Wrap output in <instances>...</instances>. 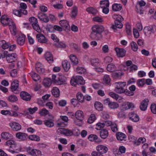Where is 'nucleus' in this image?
I'll list each match as a JSON object with an SVG mask.
<instances>
[{"mask_svg": "<svg viewBox=\"0 0 156 156\" xmlns=\"http://www.w3.org/2000/svg\"><path fill=\"white\" fill-rule=\"evenodd\" d=\"M19 87V82L17 80H14L11 83L10 89L12 92L17 94L18 92L17 91L18 90Z\"/></svg>", "mask_w": 156, "mask_h": 156, "instance_id": "nucleus-9", "label": "nucleus"}, {"mask_svg": "<svg viewBox=\"0 0 156 156\" xmlns=\"http://www.w3.org/2000/svg\"><path fill=\"white\" fill-rule=\"evenodd\" d=\"M0 44H1L2 48L5 49L8 48L10 46V44L6 42L5 41L3 40L0 41Z\"/></svg>", "mask_w": 156, "mask_h": 156, "instance_id": "nucleus-42", "label": "nucleus"}, {"mask_svg": "<svg viewBox=\"0 0 156 156\" xmlns=\"http://www.w3.org/2000/svg\"><path fill=\"white\" fill-rule=\"evenodd\" d=\"M37 16L40 20L44 22L47 23L49 21V19L47 16L44 13H38Z\"/></svg>", "mask_w": 156, "mask_h": 156, "instance_id": "nucleus-16", "label": "nucleus"}, {"mask_svg": "<svg viewBox=\"0 0 156 156\" xmlns=\"http://www.w3.org/2000/svg\"><path fill=\"white\" fill-rule=\"evenodd\" d=\"M77 98L78 100L81 102H83L84 100V96L80 92H78L77 94Z\"/></svg>", "mask_w": 156, "mask_h": 156, "instance_id": "nucleus-48", "label": "nucleus"}, {"mask_svg": "<svg viewBox=\"0 0 156 156\" xmlns=\"http://www.w3.org/2000/svg\"><path fill=\"white\" fill-rule=\"evenodd\" d=\"M106 69L107 71L110 72H113L117 69L115 66L112 63L108 64L107 66Z\"/></svg>", "mask_w": 156, "mask_h": 156, "instance_id": "nucleus-31", "label": "nucleus"}, {"mask_svg": "<svg viewBox=\"0 0 156 156\" xmlns=\"http://www.w3.org/2000/svg\"><path fill=\"white\" fill-rule=\"evenodd\" d=\"M2 138L5 140L11 139L12 137V135L9 132H3L1 134Z\"/></svg>", "mask_w": 156, "mask_h": 156, "instance_id": "nucleus-26", "label": "nucleus"}, {"mask_svg": "<svg viewBox=\"0 0 156 156\" xmlns=\"http://www.w3.org/2000/svg\"><path fill=\"white\" fill-rule=\"evenodd\" d=\"M27 135L25 133L20 132L17 133L16 134V138L21 141L25 140L26 139Z\"/></svg>", "mask_w": 156, "mask_h": 156, "instance_id": "nucleus-18", "label": "nucleus"}, {"mask_svg": "<svg viewBox=\"0 0 156 156\" xmlns=\"http://www.w3.org/2000/svg\"><path fill=\"white\" fill-rule=\"evenodd\" d=\"M86 10L89 13L93 15H96L98 13V10L93 7L88 8L86 9Z\"/></svg>", "mask_w": 156, "mask_h": 156, "instance_id": "nucleus-33", "label": "nucleus"}, {"mask_svg": "<svg viewBox=\"0 0 156 156\" xmlns=\"http://www.w3.org/2000/svg\"><path fill=\"white\" fill-rule=\"evenodd\" d=\"M121 21H115V25L113 24L111 26L112 29L114 30H116L117 28L121 29L123 27V25Z\"/></svg>", "mask_w": 156, "mask_h": 156, "instance_id": "nucleus-25", "label": "nucleus"}, {"mask_svg": "<svg viewBox=\"0 0 156 156\" xmlns=\"http://www.w3.org/2000/svg\"><path fill=\"white\" fill-rule=\"evenodd\" d=\"M70 59L72 63L75 65H76L78 63V60L77 57L73 54L70 55Z\"/></svg>", "mask_w": 156, "mask_h": 156, "instance_id": "nucleus-29", "label": "nucleus"}, {"mask_svg": "<svg viewBox=\"0 0 156 156\" xmlns=\"http://www.w3.org/2000/svg\"><path fill=\"white\" fill-rule=\"evenodd\" d=\"M21 98L26 101H29L31 99V96L29 94L25 91H22L20 93Z\"/></svg>", "mask_w": 156, "mask_h": 156, "instance_id": "nucleus-17", "label": "nucleus"}, {"mask_svg": "<svg viewBox=\"0 0 156 156\" xmlns=\"http://www.w3.org/2000/svg\"><path fill=\"white\" fill-rule=\"evenodd\" d=\"M122 5L120 4L115 3L112 6V9L114 11H118L122 9Z\"/></svg>", "mask_w": 156, "mask_h": 156, "instance_id": "nucleus-39", "label": "nucleus"}, {"mask_svg": "<svg viewBox=\"0 0 156 156\" xmlns=\"http://www.w3.org/2000/svg\"><path fill=\"white\" fill-rule=\"evenodd\" d=\"M51 80L50 78H45L44 79L43 82V84L45 87H49L51 84Z\"/></svg>", "mask_w": 156, "mask_h": 156, "instance_id": "nucleus-37", "label": "nucleus"}, {"mask_svg": "<svg viewBox=\"0 0 156 156\" xmlns=\"http://www.w3.org/2000/svg\"><path fill=\"white\" fill-rule=\"evenodd\" d=\"M101 137L104 139L107 138L108 134V131L105 129H103L101 130L100 133Z\"/></svg>", "mask_w": 156, "mask_h": 156, "instance_id": "nucleus-35", "label": "nucleus"}, {"mask_svg": "<svg viewBox=\"0 0 156 156\" xmlns=\"http://www.w3.org/2000/svg\"><path fill=\"white\" fill-rule=\"evenodd\" d=\"M38 110V108L34 107V108H27L23 111L24 114L25 115L28 114H33Z\"/></svg>", "mask_w": 156, "mask_h": 156, "instance_id": "nucleus-19", "label": "nucleus"}, {"mask_svg": "<svg viewBox=\"0 0 156 156\" xmlns=\"http://www.w3.org/2000/svg\"><path fill=\"white\" fill-rule=\"evenodd\" d=\"M12 13L16 16L21 17L22 16V14L26 15L27 14V11L26 10H21V11H20L19 10L15 9L13 10Z\"/></svg>", "mask_w": 156, "mask_h": 156, "instance_id": "nucleus-21", "label": "nucleus"}, {"mask_svg": "<svg viewBox=\"0 0 156 156\" xmlns=\"http://www.w3.org/2000/svg\"><path fill=\"white\" fill-rule=\"evenodd\" d=\"M28 153L32 156H40L42 154L41 152L39 150L33 149L29 151Z\"/></svg>", "mask_w": 156, "mask_h": 156, "instance_id": "nucleus-20", "label": "nucleus"}, {"mask_svg": "<svg viewBox=\"0 0 156 156\" xmlns=\"http://www.w3.org/2000/svg\"><path fill=\"white\" fill-rule=\"evenodd\" d=\"M126 149L125 147L123 146H120L119 147V150H118V153H117V154H120V153L122 154H124L125 152Z\"/></svg>", "mask_w": 156, "mask_h": 156, "instance_id": "nucleus-58", "label": "nucleus"}, {"mask_svg": "<svg viewBox=\"0 0 156 156\" xmlns=\"http://www.w3.org/2000/svg\"><path fill=\"white\" fill-rule=\"evenodd\" d=\"M96 150L102 154L106 153L108 150V147L106 146L100 144L96 147Z\"/></svg>", "mask_w": 156, "mask_h": 156, "instance_id": "nucleus-12", "label": "nucleus"}, {"mask_svg": "<svg viewBox=\"0 0 156 156\" xmlns=\"http://www.w3.org/2000/svg\"><path fill=\"white\" fill-rule=\"evenodd\" d=\"M151 112L154 114H156V104H153L151 106Z\"/></svg>", "mask_w": 156, "mask_h": 156, "instance_id": "nucleus-63", "label": "nucleus"}, {"mask_svg": "<svg viewBox=\"0 0 156 156\" xmlns=\"http://www.w3.org/2000/svg\"><path fill=\"white\" fill-rule=\"evenodd\" d=\"M75 116L76 119H82L83 117V112L81 110H78L75 114Z\"/></svg>", "mask_w": 156, "mask_h": 156, "instance_id": "nucleus-40", "label": "nucleus"}, {"mask_svg": "<svg viewBox=\"0 0 156 156\" xmlns=\"http://www.w3.org/2000/svg\"><path fill=\"white\" fill-rule=\"evenodd\" d=\"M5 57L8 62L12 63L16 60L17 55L15 53H12L6 55Z\"/></svg>", "mask_w": 156, "mask_h": 156, "instance_id": "nucleus-11", "label": "nucleus"}, {"mask_svg": "<svg viewBox=\"0 0 156 156\" xmlns=\"http://www.w3.org/2000/svg\"><path fill=\"white\" fill-rule=\"evenodd\" d=\"M7 100L11 102H14L18 100L17 97L15 95L11 94L7 98Z\"/></svg>", "mask_w": 156, "mask_h": 156, "instance_id": "nucleus-34", "label": "nucleus"}, {"mask_svg": "<svg viewBox=\"0 0 156 156\" xmlns=\"http://www.w3.org/2000/svg\"><path fill=\"white\" fill-rule=\"evenodd\" d=\"M113 17L115 20V21L122 22L123 20V18L119 15L114 14Z\"/></svg>", "mask_w": 156, "mask_h": 156, "instance_id": "nucleus-49", "label": "nucleus"}, {"mask_svg": "<svg viewBox=\"0 0 156 156\" xmlns=\"http://www.w3.org/2000/svg\"><path fill=\"white\" fill-rule=\"evenodd\" d=\"M103 82L104 83L107 85L110 84L111 82V78L108 75H105L104 76L103 79Z\"/></svg>", "mask_w": 156, "mask_h": 156, "instance_id": "nucleus-45", "label": "nucleus"}, {"mask_svg": "<svg viewBox=\"0 0 156 156\" xmlns=\"http://www.w3.org/2000/svg\"><path fill=\"white\" fill-rule=\"evenodd\" d=\"M90 62L91 65L93 66H98L100 65V60L98 58L92 59Z\"/></svg>", "mask_w": 156, "mask_h": 156, "instance_id": "nucleus-41", "label": "nucleus"}, {"mask_svg": "<svg viewBox=\"0 0 156 156\" xmlns=\"http://www.w3.org/2000/svg\"><path fill=\"white\" fill-rule=\"evenodd\" d=\"M58 79L57 84L61 85L66 82V78L63 75H61L58 77Z\"/></svg>", "mask_w": 156, "mask_h": 156, "instance_id": "nucleus-28", "label": "nucleus"}, {"mask_svg": "<svg viewBox=\"0 0 156 156\" xmlns=\"http://www.w3.org/2000/svg\"><path fill=\"white\" fill-rule=\"evenodd\" d=\"M45 57L46 60L49 63L53 62L54 61L53 56L50 52H46L45 54Z\"/></svg>", "mask_w": 156, "mask_h": 156, "instance_id": "nucleus-22", "label": "nucleus"}, {"mask_svg": "<svg viewBox=\"0 0 156 156\" xmlns=\"http://www.w3.org/2000/svg\"><path fill=\"white\" fill-rule=\"evenodd\" d=\"M59 23L61 26L63 28H64L65 30H68L69 27L68 23L66 20H63L60 21Z\"/></svg>", "mask_w": 156, "mask_h": 156, "instance_id": "nucleus-27", "label": "nucleus"}, {"mask_svg": "<svg viewBox=\"0 0 156 156\" xmlns=\"http://www.w3.org/2000/svg\"><path fill=\"white\" fill-rule=\"evenodd\" d=\"M130 119L134 122H137L139 120V117L138 115L136 114L132 113L130 115Z\"/></svg>", "mask_w": 156, "mask_h": 156, "instance_id": "nucleus-36", "label": "nucleus"}, {"mask_svg": "<svg viewBox=\"0 0 156 156\" xmlns=\"http://www.w3.org/2000/svg\"><path fill=\"white\" fill-rule=\"evenodd\" d=\"M78 13V9L76 6H73L71 13V16L73 19H75Z\"/></svg>", "mask_w": 156, "mask_h": 156, "instance_id": "nucleus-32", "label": "nucleus"}, {"mask_svg": "<svg viewBox=\"0 0 156 156\" xmlns=\"http://www.w3.org/2000/svg\"><path fill=\"white\" fill-rule=\"evenodd\" d=\"M49 113V111L45 108H43L40 110L39 112V114L41 116H45L48 114Z\"/></svg>", "mask_w": 156, "mask_h": 156, "instance_id": "nucleus-50", "label": "nucleus"}, {"mask_svg": "<svg viewBox=\"0 0 156 156\" xmlns=\"http://www.w3.org/2000/svg\"><path fill=\"white\" fill-rule=\"evenodd\" d=\"M91 37L96 40H99L102 37V33L104 30V27L101 25H94L92 27Z\"/></svg>", "mask_w": 156, "mask_h": 156, "instance_id": "nucleus-2", "label": "nucleus"}, {"mask_svg": "<svg viewBox=\"0 0 156 156\" xmlns=\"http://www.w3.org/2000/svg\"><path fill=\"white\" fill-rule=\"evenodd\" d=\"M92 156H104L102 154L98 151H93L91 153Z\"/></svg>", "mask_w": 156, "mask_h": 156, "instance_id": "nucleus-64", "label": "nucleus"}, {"mask_svg": "<svg viewBox=\"0 0 156 156\" xmlns=\"http://www.w3.org/2000/svg\"><path fill=\"white\" fill-rule=\"evenodd\" d=\"M70 83L72 86H74L77 84L83 85L85 83V81L81 76H77L75 78L74 77L72 78Z\"/></svg>", "mask_w": 156, "mask_h": 156, "instance_id": "nucleus-4", "label": "nucleus"}, {"mask_svg": "<svg viewBox=\"0 0 156 156\" xmlns=\"http://www.w3.org/2000/svg\"><path fill=\"white\" fill-rule=\"evenodd\" d=\"M156 28L154 26H147L145 27L144 29V33L146 36L150 37L154 33V29Z\"/></svg>", "mask_w": 156, "mask_h": 156, "instance_id": "nucleus-7", "label": "nucleus"}, {"mask_svg": "<svg viewBox=\"0 0 156 156\" xmlns=\"http://www.w3.org/2000/svg\"><path fill=\"white\" fill-rule=\"evenodd\" d=\"M126 31L128 34H130L131 33V28L128 23L126 24Z\"/></svg>", "mask_w": 156, "mask_h": 156, "instance_id": "nucleus-61", "label": "nucleus"}, {"mask_svg": "<svg viewBox=\"0 0 156 156\" xmlns=\"http://www.w3.org/2000/svg\"><path fill=\"white\" fill-rule=\"evenodd\" d=\"M9 125L13 131H18L21 129V125L19 123L16 122L12 121L9 123Z\"/></svg>", "mask_w": 156, "mask_h": 156, "instance_id": "nucleus-10", "label": "nucleus"}, {"mask_svg": "<svg viewBox=\"0 0 156 156\" xmlns=\"http://www.w3.org/2000/svg\"><path fill=\"white\" fill-rule=\"evenodd\" d=\"M88 139L90 141H93L97 140L98 137L97 136L94 134H91L88 136Z\"/></svg>", "mask_w": 156, "mask_h": 156, "instance_id": "nucleus-62", "label": "nucleus"}, {"mask_svg": "<svg viewBox=\"0 0 156 156\" xmlns=\"http://www.w3.org/2000/svg\"><path fill=\"white\" fill-rule=\"evenodd\" d=\"M1 23L4 25H8L9 28L12 34L15 35L17 32V30L15 23L12 20L9 18L7 15H4L1 17Z\"/></svg>", "mask_w": 156, "mask_h": 156, "instance_id": "nucleus-1", "label": "nucleus"}, {"mask_svg": "<svg viewBox=\"0 0 156 156\" xmlns=\"http://www.w3.org/2000/svg\"><path fill=\"white\" fill-rule=\"evenodd\" d=\"M145 84V79H142L139 80L137 82V84L139 87H143Z\"/></svg>", "mask_w": 156, "mask_h": 156, "instance_id": "nucleus-56", "label": "nucleus"}, {"mask_svg": "<svg viewBox=\"0 0 156 156\" xmlns=\"http://www.w3.org/2000/svg\"><path fill=\"white\" fill-rule=\"evenodd\" d=\"M52 93L53 95L55 97H58L60 94V91L58 88L54 87L52 90Z\"/></svg>", "mask_w": 156, "mask_h": 156, "instance_id": "nucleus-38", "label": "nucleus"}, {"mask_svg": "<svg viewBox=\"0 0 156 156\" xmlns=\"http://www.w3.org/2000/svg\"><path fill=\"white\" fill-rule=\"evenodd\" d=\"M94 107L97 110L99 111H102L103 110V105L99 102L97 101L95 102Z\"/></svg>", "mask_w": 156, "mask_h": 156, "instance_id": "nucleus-44", "label": "nucleus"}, {"mask_svg": "<svg viewBox=\"0 0 156 156\" xmlns=\"http://www.w3.org/2000/svg\"><path fill=\"white\" fill-rule=\"evenodd\" d=\"M109 95L113 98L117 100L119 97V95L115 93L112 92L109 93Z\"/></svg>", "mask_w": 156, "mask_h": 156, "instance_id": "nucleus-59", "label": "nucleus"}, {"mask_svg": "<svg viewBox=\"0 0 156 156\" xmlns=\"http://www.w3.org/2000/svg\"><path fill=\"white\" fill-rule=\"evenodd\" d=\"M116 136L118 140L119 141H125L126 137V135L121 132H119L116 134Z\"/></svg>", "mask_w": 156, "mask_h": 156, "instance_id": "nucleus-23", "label": "nucleus"}, {"mask_svg": "<svg viewBox=\"0 0 156 156\" xmlns=\"http://www.w3.org/2000/svg\"><path fill=\"white\" fill-rule=\"evenodd\" d=\"M5 144L9 147V148H7L6 150L12 154L18 152L15 151L16 145L15 141L12 140H8L5 142Z\"/></svg>", "mask_w": 156, "mask_h": 156, "instance_id": "nucleus-5", "label": "nucleus"}, {"mask_svg": "<svg viewBox=\"0 0 156 156\" xmlns=\"http://www.w3.org/2000/svg\"><path fill=\"white\" fill-rule=\"evenodd\" d=\"M96 119V117L94 114H92L88 118L87 122L90 123H92Z\"/></svg>", "mask_w": 156, "mask_h": 156, "instance_id": "nucleus-52", "label": "nucleus"}, {"mask_svg": "<svg viewBox=\"0 0 156 156\" xmlns=\"http://www.w3.org/2000/svg\"><path fill=\"white\" fill-rule=\"evenodd\" d=\"M104 103L105 105H108V107L111 109H116L119 107V105L117 103L111 101L109 98L104 100Z\"/></svg>", "mask_w": 156, "mask_h": 156, "instance_id": "nucleus-6", "label": "nucleus"}, {"mask_svg": "<svg viewBox=\"0 0 156 156\" xmlns=\"http://www.w3.org/2000/svg\"><path fill=\"white\" fill-rule=\"evenodd\" d=\"M115 88L114 91L118 94H122L126 91V89L124 88L126 83L125 82H115L114 84Z\"/></svg>", "mask_w": 156, "mask_h": 156, "instance_id": "nucleus-3", "label": "nucleus"}, {"mask_svg": "<svg viewBox=\"0 0 156 156\" xmlns=\"http://www.w3.org/2000/svg\"><path fill=\"white\" fill-rule=\"evenodd\" d=\"M25 41V36L24 35H21L17 39L18 44L20 45H23Z\"/></svg>", "mask_w": 156, "mask_h": 156, "instance_id": "nucleus-30", "label": "nucleus"}, {"mask_svg": "<svg viewBox=\"0 0 156 156\" xmlns=\"http://www.w3.org/2000/svg\"><path fill=\"white\" fill-rule=\"evenodd\" d=\"M100 7L101 8H105V7H109V2L107 0L102 1L100 3Z\"/></svg>", "mask_w": 156, "mask_h": 156, "instance_id": "nucleus-47", "label": "nucleus"}, {"mask_svg": "<svg viewBox=\"0 0 156 156\" xmlns=\"http://www.w3.org/2000/svg\"><path fill=\"white\" fill-rule=\"evenodd\" d=\"M138 69V66L137 65L135 64H132L130 67V72H133L137 70Z\"/></svg>", "mask_w": 156, "mask_h": 156, "instance_id": "nucleus-60", "label": "nucleus"}, {"mask_svg": "<svg viewBox=\"0 0 156 156\" xmlns=\"http://www.w3.org/2000/svg\"><path fill=\"white\" fill-rule=\"evenodd\" d=\"M135 108V105L131 102L128 101L124 102L121 105L122 110L125 111L129 109L133 110Z\"/></svg>", "mask_w": 156, "mask_h": 156, "instance_id": "nucleus-8", "label": "nucleus"}, {"mask_svg": "<svg viewBox=\"0 0 156 156\" xmlns=\"http://www.w3.org/2000/svg\"><path fill=\"white\" fill-rule=\"evenodd\" d=\"M149 100L148 99H145L142 101L140 105V108L142 111L146 110L148 105Z\"/></svg>", "mask_w": 156, "mask_h": 156, "instance_id": "nucleus-13", "label": "nucleus"}, {"mask_svg": "<svg viewBox=\"0 0 156 156\" xmlns=\"http://www.w3.org/2000/svg\"><path fill=\"white\" fill-rule=\"evenodd\" d=\"M29 138L30 140L38 141L40 140V137L35 135H30Z\"/></svg>", "mask_w": 156, "mask_h": 156, "instance_id": "nucleus-54", "label": "nucleus"}, {"mask_svg": "<svg viewBox=\"0 0 156 156\" xmlns=\"http://www.w3.org/2000/svg\"><path fill=\"white\" fill-rule=\"evenodd\" d=\"M92 20L98 23H101L104 21L102 18L98 16L93 17L92 18Z\"/></svg>", "mask_w": 156, "mask_h": 156, "instance_id": "nucleus-57", "label": "nucleus"}, {"mask_svg": "<svg viewBox=\"0 0 156 156\" xmlns=\"http://www.w3.org/2000/svg\"><path fill=\"white\" fill-rule=\"evenodd\" d=\"M62 65L63 68L66 71H68L70 68L69 62L66 60L62 61Z\"/></svg>", "mask_w": 156, "mask_h": 156, "instance_id": "nucleus-24", "label": "nucleus"}, {"mask_svg": "<svg viewBox=\"0 0 156 156\" xmlns=\"http://www.w3.org/2000/svg\"><path fill=\"white\" fill-rule=\"evenodd\" d=\"M38 42L41 43H46L48 41L47 39L42 34H38L36 36Z\"/></svg>", "mask_w": 156, "mask_h": 156, "instance_id": "nucleus-15", "label": "nucleus"}, {"mask_svg": "<svg viewBox=\"0 0 156 156\" xmlns=\"http://www.w3.org/2000/svg\"><path fill=\"white\" fill-rule=\"evenodd\" d=\"M30 75L33 79L35 81H37L40 79V76L34 72H32L30 73Z\"/></svg>", "mask_w": 156, "mask_h": 156, "instance_id": "nucleus-46", "label": "nucleus"}, {"mask_svg": "<svg viewBox=\"0 0 156 156\" xmlns=\"http://www.w3.org/2000/svg\"><path fill=\"white\" fill-rule=\"evenodd\" d=\"M130 45L131 48L133 51H136L137 50L138 46L135 42L133 41L131 42L130 43Z\"/></svg>", "mask_w": 156, "mask_h": 156, "instance_id": "nucleus-51", "label": "nucleus"}, {"mask_svg": "<svg viewBox=\"0 0 156 156\" xmlns=\"http://www.w3.org/2000/svg\"><path fill=\"white\" fill-rule=\"evenodd\" d=\"M117 55L119 57H123L126 54V51L123 49L116 48L115 49Z\"/></svg>", "mask_w": 156, "mask_h": 156, "instance_id": "nucleus-14", "label": "nucleus"}, {"mask_svg": "<svg viewBox=\"0 0 156 156\" xmlns=\"http://www.w3.org/2000/svg\"><path fill=\"white\" fill-rule=\"evenodd\" d=\"M77 73L80 74H83L86 72V69L83 67H78L76 69Z\"/></svg>", "mask_w": 156, "mask_h": 156, "instance_id": "nucleus-55", "label": "nucleus"}, {"mask_svg": "<svg viewBox=\"0 0 156 156\" xmlns=\"http://www.w3.org/2000/svg\"><path fill=\"white\" fill-rule=\"evenodd\" d=\"M32 26L33 29L37 32L40 33L41 32V30L37 23L32 24Z\"/></svg>", "mask_w": 156, "mask_h": 156, "instance_id": "nucleus-53", "label": "nucleus"}, {"mask_svg": "<svg viewBox=\"0 0 156 156\" xmlns=\"http://www.w3.org/2000/svg\"><path fill=\"white\" fill-rule=\"evenodd\" d=\"M44 125L48 127H52L54 126V124L51 120L47 119L44 121Z\"/></svg>", "mask_w": 156, "mask_h": 156, "instance_id": "nucleus-43", "label": "nucleus"}]
</instances>
